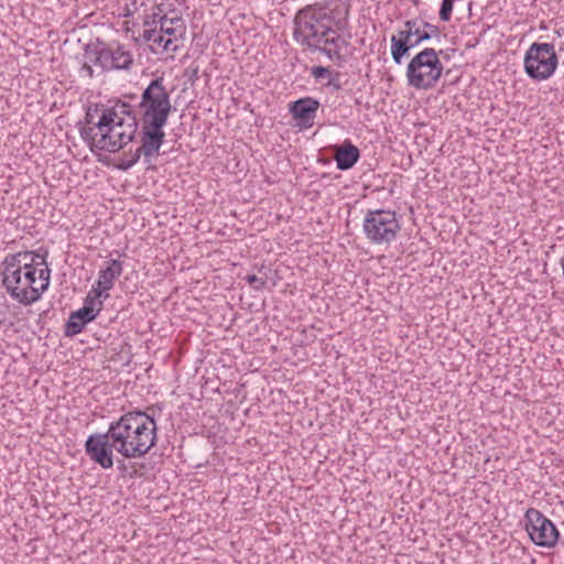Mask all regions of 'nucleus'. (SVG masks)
<instances>
[{
	"mask_svg": "<svg viewBox=\"0 0 564 564\" xmlns=\"http://www.w3.org/2000/svg\"><path fill=\"white\" fill-rule=\"evenodd\" d=\"M158 442V424L153 415L132 410L112 421L107 432L95 433L85 442L86 455L104 469L113 466V452L126 459L144 457Z\"/></svg>",
	"mask_w": 564,
	"mask_h": 564,
	"instance_id": "f257e3e1",
	"label": "nucleus"
},
{
	"mask_svg": "<svg viewBox=\"0 0 564 564\" xmlns=\"http://www.w3.org/2000/svg\"><path fill=\"white\" fill-rule=\"evenodd\" d=\"M345 19H337L333 11L316 4L300 9L294 17V40L312 51L324 53L339 65L345 62L341 50L348 42L340 31Z\"/></svg>",
	"mask_w": 564,
	"mask_h": 564,
	"instance_id": "f03ea898",
	"label": "nucleus"
},
{
	"mask_svg": "<svg viewBox=\"0 0 564 564\" xmlns=\"http://www.w3.org/2000/svg\"><path fill=\"white\" fill-rule=\"evenodd\" d=\"M139 127L138 119L129 117L122 121L116 112L100 113L95 127L80 128V137L91 151L113 153L134 140Z\"/></svg>",
	"mask_w": 564,
	"mask_h": 564,
	"instance_id": "7ed1b4c3",
	"label": "nucleus"
},
{
	"mask_svg": "<svg viewBox=\"0 0 564 564\" xmlns=\"http://www.w3.org/2000/svg\"><path fill=\"white\" fill-rule=\"evenodd\" d=\"M141 130L150 137L164 140V126L172 110L170 93L164 85V78L152 79L141 94L138 105Z\"/></svg>",
	"mask_w": 564,
	"mask_h": 564,
	"instance_id": "20e7f679",
	"label": "nucleus"
},
{
	"mask_svg": "<svg viewBox=\"0 0 564 564\" xmlns=\"http://www.w3.org/2000/svg\"><path fill=\"white\" fill-rule=\"evenodd\" d=\"M433 47H425L415 54L406 66L405 77L408 85L417 90L433 89L441 79L444 66L440 54Z\"/></svg>",
	"mask_w": 564,
	"mask_h": 564,
	"instance_id": "39448f33",
	"label": "nucleus"
},
{
	"mask_svg": "<svg viewBox=\"0 0 564 564\" xmlns=\"http://www.w3.org/2000/svg\"><path fill=\"white\" fill-rule=\"evenodd\" d=\"M32 254L31 251L8 254L2 262V285L13 300L25 306L40 300V293L28 289L26 279L21 271V262L29 260Z\"/></svg>",
	"mask_w": 564,
	"mask_h": 564,
	"instance_id": "423d86ee",
	"label": "nucleus"
},
{
	"mask_svg": "<svg viewBox=\"0 0 564 564\" xmlns=\"http://www.w3.org/2000/svg\"><path fill=\"white\" fill-rule=\"evenodd\" d=\"M86 56L102 72L129 70L133 65L132 53L119 43L97 42L87 45Z\"/></svg>",
	"mask_w": 564,
	"mask_h": 564,
	"instance_id": "0eeeda50",
	"label": "nucleus"
},
{
	"mask_svg": "<svg viewBox=\"0 0 564 564\" xmlns=\"http://www.w3.org/2000/svg\"><path fill=\"white\" fill-rule=\"evenodd\" d=\"M558 65V58L551 43H532L525 52L523 66L525 74L533 80L549 79Z\"/></svg>",
	"mask_w": 564,
	"mask_h": 564,
	"instance_id": "6e6552de",
	"label": "nucleus"
},
{
	"mask_svg": "<svg viewBox=\"0 0 564 564\" xmlns=\"http://www.w3.org/2000/svg\"><path fill=\"white\" fill-rule=\"evenodd\" d=\"M400 229L395 213L391 210H368L364 219L365 235L372 243L391 242L395 239Z\"/></svg>",
	"mask_w": 564,
	"mask_h": 564,
	"instance_id": "1a4fd4ad",
	"label": "nucleus"
},
{
	"mask_svg": "<svg viewBox=\"0 0 564 564\" xmlns=\"http://www.w3.org/2000/svg\"><path fill=\"white\" fill-rule=\"evenodd\" d=\"M429 41L427 33L421 26V19H410L403 23V28L391 36V56L397 65L402 64L409 52L421 43Z\"/></svg>",
	"mask_w": 564,
	"mask_h": 564,
	"instance_id": "9d476101",
	"label": "nucleus"
},
{
	"mask_svg": "<svg viewBox=\"0 0 564 564\" xmlns=\"http://www.w3.org/2000/svg\"><path fill=\"white\" fill-rule=\"evenodd\" d=\"M525 530L531 541L538 546L553 547L560 533L553 522L535 508L525 512Z\"/></svg>",
	"mask_w": 564,
	"mask_h": 564,
	"instance_id": "9b49d317",
	"label": "nucleus"
},
{
	"mask_svg": "<svg viewBox=\"0 0 564 564\" xmlns=\"http://www.w3.org/2000/svg\"><path fill=\"white\" fill-rule=\"evenodd\" d=\"M149 132L140 131V147L137 148L134 152H124L120 162L118 163V169L121 171H127L131 169L141 156L147 164H151L152 160L160 154V149L164 142L161 138L147 137Z\"/></svg>",
	"mask_w": 564,
	"mask_h": 564,
	"instance_id": "f8f14e48",
	"label": "nucleus"
},
{
	"mask_svg": "<svg viewBox=\"0 0 564 564\" xmlns=\"http://www.w3.org/2000/svg\"><path fill=\"white\" fill-rule=\"evenodd\" d=\"M319 108V101L312 98L305 97L293 101L290 105V112L294 119L301 121V126L304 128H311L314 123V118Z\"/></svg>",
	"mask_w": 564,
	"mask_h": 564,
	"instance_id": "ddd939ff",
	"label": "nucleus"
},
{
	"mask_svg": "<svg viewBox=\"0 0 564 564\" xmlns=\"http://www.w3.org/2000/svg\"><path fill=\"white\" fill-rule=\"evenodd\" d=\"M334 160L340 171L350 170L360 159V150L346 139L340 145L334 148Z\"/></svg>",
	"mask_w": 564,
	"mask_h": 564,
	"instance_id": "4468645a",
	"label": "nucleus"
},
{
	"mask_svg": "<svg viewBox=\"0 0 564 564\" xmlns=\"http://www.w3.org/2000/svg\"><path fill=\"white\" fill-rule=\"evenodd\" d=\"M158 29L166 36V39H171L173 44H176L180 39H183L186 26L181 17H163L160 18V25Z\"/></svg>",
	"mask_w": 564,
	"mask_h": 564,
	"instance_id": "2eb2a0df",
	"label": "nucleus"
},
{
	"mask_svg": "<svg viewBox=\"0 0 564 564\" xmlns=\"http://www.w3.org/2000/svg\"><path fill=\"white\" fill-rule=\"evenodd\" d=\"M123 265L122 262L117 259H110L107 262V267L101 269L98 273V279L96 283L100 285H105V289H112L115 285V281L122 274Z\"/></svg>",
	"mask_w": 564,
	"mask_h": 564,
	"instance_id": "dca6fc26",
	"label": "nucleus"
},
{
	"mask_svg": "<svg viewBox=\"0 0 564 564\" xmlns=\"http://www.w3.org/2000/svg\"><path fill=\"white\" fill-rule=\"evenodd\" d=\"M21 271H23V276L26 279V285L29 290H35L40 293V296L47 290V281L43 284L37 282L36 278V268L34 265L33 254L29 260H23L21 262Z\"/></svg>",
	"mask_w": 564,
	"mask_h": 564,
	"instance_id": "f3484780",
	"label": "nucleus"
},
{
	"mask_svg": "<svg viewBox=\"0 0 564 564\" xmlns=\"http://www.w3.org/2000/svg\"><path fill=\"white\" fill-rule=\"evenodd\" d=\"M143 39L147 42H151L159 46L163 47L165 52H176L178 48L177 44H173L171 39H166V36L160 32L158 28H148L143 31Z\"/></svg>",
	"mask_w": 564,
	"mask_h": 564,
	"instance_id": "a211bd4d",
	"label": "nucleus"
},
{
	"mask_svg": "<svg viewBox=\"0 0 564 564\" xmlns=\"http://www.w3.org/2000/svg\"><path fill=\"white\" fill-rule=\"evenodd\" d=\"M110 111L116 112L117 117L126 121L127 118L132 117L137 119L134 111L132 110L131 105L128 102H117L113 107L105 108L101 106V113H109Z\"/></svg>",
	"mask_w": 564,
	"mask_h": 564,
	"instance_id": "6ab92c4d",
	"label": "nucleus"
},
{
	"mask_svg": "<svg viewBox=\"0 0 564 564\" xmlns=\"http://www.w3.org/2000/svg\"><path fill=\"white\" fill-rule=\"evenodd\" d=\"M102 310V304L99 303V307L97 308H88V307H82L73 313H70V319H82L84 323L93 322L100 311Z\"/></svg>",
	"mask_w": 564,
	"mask_h": 564,
	"instance_id": "aec40b11",
	"label": "nucleus"
},
{
	"mask_svg": "<svg viewBox=\"0 0 564 564\" xmlns=\"http://www.w3.org/2000/svg\"><path fill=\"white\" fill-rule=\"evenodd\" d=\"M87 323H84L82 319H70V316L68 317V321L65 325V334L66 336H75L83 332Z\"/></svg>",
	"mask_w": 564,
	"mask_h": 564,
	"instance_id": "412c9836",
	"label": "nucleus"
},
{
	"mask_svg": "<svg viewBox=\"0 0 564 564\" xmlns=\"http://www.w3.org/2000/svg\"><path fill=\"white\" fill-rule=\"evenodd\" d=\"M166 17L163 13V10L156 6L155 11L151 15H147L144 20V25L149 28H158L160 25V18Z\"/></svg>",
	"mask_w": 564,
	"mask_h": 564,
	"instance_id": "4be33fe9",
	"label": "nucleus"
},
{
	"mask_svg": "<svg viewBox=\"0 0 564 564\" xmlns=\"http://www.w3.org/2000/svg\"><path fill=\"white\" fill-rule=\"evenodd\" d=\"M453 11V0H443L440 9V19L444 22L451 20Z\"/></svg>",
	"mask_w": 564,
	"mask_h": 564,
	"instance_id": "5701e85b",
	"label": "nucleus"
},
{
	"mask_svg": "<svg viewBox=\"0 0 564 564\" xmlns=\"http://www.w3.org/2000/svg\"><path fill=\"white\" fill-rule=\"evenodd\" d=\"M110 290L111 289H105V285L99 286L97 283H95L91 288L94 296L98 299V304L101 303L102 305H104V301L109 299Z\"/></svg>",
	"mask_w": 564,
	"mask_h": 564,
	"instance_id": "b1692460",
	"label": "nucleus"
},
{
	"mask_svg": "<svg viewBox=\"0 0 564 564\" xmlns=\"http://www.w3.org/2000/svg\"><path fill=\"white\" fill-rule=\"evenodd\" d=\"M421 26L423 28L424 32L427 33V39L431 40L433 37L440 39L441 36V30L437 25H434L430 22L424 21L421 19Z\"/></svg>",
	"mask_w": 564,
	"mask_h": 564,
	"instance_id": "393cba45",
	"label": "nucleus"
},
{
	"mask_svg": "<svg viewBox=\"0 0 564 564\" xmlns=\"http://www.w3.org/2000/svg\"><path fill=\"white\" fill-rule=\"evenodd\" d=\"M246 280L256 291L263 289L267 284V278L258 276L256 274L247 275Z\"/></svg>",
	"mask_w": 564,
	"mask_h": 564,
	"instance_id": "a878e982",
	"label": "nucleus"
},
{
	"mask_svg": "<svg viewBox=\"0 0 564 564\" xmlns=\"http://www.w3.org/2000/svg\"><path fill=\"white\" fill-rule=\"evenodd\" d=\"M101 111V107L99 105H96L95 108H88L85 115V122L87 123V127H95L97 123L96 116L98 112Z\"/></svg>",
	"mask_w": 564,
	"mask_h": 564,
	"instance_id": "bb28decb",
	"label": "nucleus"
},
{
	"mask_svg": "<svg viewBox=\"0 0 564 564\" xmlns=\"http://www.w3.org/2000/svg\"><path fill=\"white\" fill-rule=\"evenodd\" d=\"M330 75H332V72L329 70L328 67H325V66H314L312 68V76L315 79H321V78H324V77H328Z\"/></svg>",
	"mask_w": 564,
	"mask_h": 564,
	"instance_id": "cd10ccee",
	"label": "nucleus"
},
{
	"mask_svg": "<svg viewBox=\"0 0 564 564\" xmlns=\"http://www.w3.org/2000/svg\"><path fill=\"white\" fill-rule=\"evenodd\" d=\"M83 307L88 308H97L98 307V299L94 296L93 291L90 290L84 300Z\"/></svg>",
	"mask_w": 564,
	"mask_h": 564,
	"instance_id": "c85d7f7f",
	"label": "nucleus"
},
{
	"mask_svg": "<svg viewBox=\"0 0 564 564\" xmlns=\"http://www.w3.org/2000/svg\"><path fill=\"white\" fill-rule=\"evenodd\" d=\"M339 78H340V73H338V72L332 73V75L328 76L327 86H332L335 90H339L341 88Z\"/></svg>",
	"mask_w": 564,
	"mask_h": 564,
	"instance_id": "c756f323",
	"label": "nucleus"
},
{
	"mask_svg": "<svg viewBox=\"0 0 564 564\" xmlns=\"http://www.w3.org/2000/svg\"><path fill=\"white\" fill-rule=\"evenodd\" d=\"M50 274H51V271L48 268L39 270L37 282L40 284H43L47 281V286H48L50 285Z\"/></svg>",
	"mask_w": 564,
	"mask_h": 564,
	"instance_id": "7c9ffc66",
	"label": "nucleus"
},
{
	"mask_svg": "<svg viewBox=\"0 0 564 564\" xmlns=\"http://www.w3.org/2000/svg\"><path fill=\"white\" fill-rule=\"evenodd\" d=\"M83 69L87 73V75H88L89 77H93V76H94V69H93L91 65H89L88 63H85V64L83 65Z\"/></svg>",
	"mask_w": 564,
	"mask_h": 564,
	"instance_id": "2f4dec72",
	"label": "nucleus"
},
{
	"mask_svg": "<svg viewBox=\"0 0 564 564\" xmlns=\"http://www.w3.org/2000/svg\"><path fill=\"white\" fill-rule=\"evenodd\" d=\"M118 468L124 473L127 470V465L124 464V462L122 459H119L118 460Z\"/></svg>",
	"mask_w": 564,
	"mask_h": 564,
	"instance_id": "473e14b6",
	"label": "nucleus"
},
{
	"mask_svg": "<svg viewBox=\"0 0 564 564\" xmlns=\"http://www.w3.org/2000/svg\"><path fill=\"white\" fill-rule=\"evenodd\" d=\"M560 264H561V267H562L563 275H564V256L561 258V260H560Z\"/></svg>",
	"mask_w": 564,
	"mask_h": 564,
	"instance_id": "72a5a7b5",
	"label": "nucleus"
}]
</instances>
